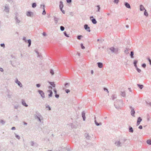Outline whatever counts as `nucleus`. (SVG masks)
<instances>
[{
    "label": "nucleus",
    "instance_id": "nucleus-8",
    "mask_svg": "<svg viewBox=\"0 0 151 151\" xmlns=\"http://www.w3.org/2000/svg\"><path fill=\"white\" fill-rule=\"evenodd\" d=\"M130 108L131 109V115L133 116H135L134 114L135 113V111L134 108H133L132 106H130Z\"/></svg>",
    "mask_w": 151,
    "mask_h": 151
},
{
    "label": "nucleus",
    "instance_id": "nucleus-46",
    "mask_svg": "<svg viewBox=\"0 0 151 151\" xmlns=\"http://www.w3.org/2000/svg\"><path fill=\"white\" fill-rule=\"evenodd\" d=\"M147 118L148 121H149L150 120V117L149 115H147Z\"/></svg>",
    "mask_w": 151,
    "mask_h": 151
},
{
    "label": "nucleus",
    "instance_id": "nucleus-51",
    "mask_svg": "<svg viewBox=\"0 0 151 151\" xmlns=\"http://www.w3.org/2000/svg\"><path fill=\"white\" fill-rule=\"evenodd\" d=\"M46 108H48V110L49 111L50 110H51V108L50 107V106L49 105H48V106H46Z\"/></svg>",
    "mask_w": 151,
    "mask_h": 151
},
{
    "label": "nucleus",
    "instance_id": "nucleus-12",
    "mask_svg": "<svg viewBox=\"0 0 151 151\" xmlns=\"http://www.w3.org/2000/svg\"><path fill=\"white\" fill-rule=\"evenodd\" d=\"M142 118L140 117H139L138 118L137 123V126L139 125L140 122L142 121Z\"/></svg>",
    "mask_w": 151,
    "mask_h": 151
},
{
    "label": "nucleus",
    "instance_id": "nucleus-28",
    "mask_svg": "<svg viewBox=\"0 0 151 151\" xmlns=\"http://www.w3.org/2000/svg\"><path fill=\"white\" fill-rule=\"evenodd\" d=\"M137 60H134V62L133 63V64H134V66L136 68L137 67Z\"/></svg>",
    "mask_w": 151,
    "mask_h": 151
},
{
    "label": "nucleus",
    "instance_id": "nucleus-40",
    "mask_svg": "<svg viewBox=\"0 0 151 151\" xmlns=\"http://www.w3.org/2000/svg\"><path fill=\"white\" fill-rule=\"evenodd\" d=\"M65 28L63 26H60V30L63 31L64 30Z\"/></svg>",
    "mask_w": 151,
    "mask_h": 151
},
{
    "label": "nucleus",
    "instance_id": "nucleus-6",
    "mask_svg": "<svg viewBox=\"0 0 151 151\" xmlns=\"http://www.w3.org/2000/svg\"><path fill=\"white\" fill-rule=\"evenodd\" d=\"M35 118V119L38 120L40 122H42L43 123V116L38 117Z\"/></svg>",
    "mask_w": 151,
    "mask_h": 151
},
{
    "label": "nucleus",
    "instance_id": "nucleus-54",
    "mask_svg": "<svg viewBox=\"0 0 151 151\" xmlns=\"http://www.w3.org/2000/svg\"><path fill=\"white\" fill-rule=\"evenodd\" d=\"M34 143L33 141H31V145L32 146H33L34 145Z\"/></svg>",
    "mask_w": 151,
    "mask_h": 151
},
{
    "label": "nucleus",
    "instance_id": "nucleus-13",
    "mask_svg": "<svg viewBox=\"0 0 151 151\" xmlns=\"http://www.w3.org/2000/svg\"><path fill=\"white\" fill-rule=\"evenodd\" d=\"M15 82L20 87H22V83L17 79L16 80Z\"/></svg>",
    "mask_w": 151,
    "mask_h": 151
},
{
    "label": "nucleus",
    "instance_id": "nucleus-55",
    "mask_svg": "<svg viewBox=\"0 0 151 151\" xmlns=\"http://www.w3.org/2000/svg\"><path fill=\"white\" fill-rule=\"evenodd\" d=\"M119 1V0H114V2L116 4H118Z\"/></svg>",
    "mask_w": 151,
    "mask_h": 151
},
{
    "label": "nucleus",
    "instance_id": "nucleus-29",
    "mask_svg": "<svg viewBox=\"0 0 151 151\" xmlns=\"http://www.w3.org/2000/svg\"><path fill=\"white\" fill-rule=\"evenodd\" d=\"M27 42L28 43V47H30L31 44V40L30 39H29L27 40Z\"/></svg>",
    "mask_w": 151,
    "mask_h": 151
},
{
    "label": "nucleus",
    "instance_id": "nucleus-39",
    "mask_svg": "<svg viewBox=\"0 0 151 151\" xmlns=\"http://www.w3.org/2000/svg\"><path fill=\"white\" fill-rule=\"evenodd\" d=\"M144 14L145 16H148V13L147 12L146 10V9H145V11L144 13Z\"/></svg>",
    "mask_w": 151,
    "mask_h": 151
},
{
    "label": "nucleus",
    "instance_id": "nucleus-52",
    "mask_svg": "<svg viewBox=\"0 0 151 151\" xmlns=\"http://www.w3.org/2000/svg\"><path fill=\"white\" fill-rule=\"evenodd\" d=\"M23 40L25 42H26L27 41L26 40V37H23Z\"/></svg>",
    "mask_w": 151,
    "mask_h": 151
},
{
    "label": "nucleus",
    "instance_id": "nucleus-31",
    "mask_svg": "<svg viewBox=\"0 0 151 151\" xmlns=\"http://www.w3.org/2000/svg\"><path fill=\"white\" fill-rule=\"evenodd\" d=\"M134 52L133 51H131L130 52V56L131 58H134Z\"/></svg>",
    "mask_w": 151,
    "mask_h": 151
},
{
    "label": "nucleus",
    "instance_id": "nucleus-37",
    "mask_svg": "<svg viewBox=\"0 0 151 151\" xmlns=\"http://www.w3.org/2000/svg\"><path fill=\"white\" fill-rule=\"evenodd\" d=\"M112 99L113 100L116 98V96L115 95H113L112 96Z\"/></svg>",
    "mask_w": 151,
    "mask_h": 151
},
{
    "label": "nucleus",
    "instance_id": "nucleus-41",
    "mask_svg": "<svg viewBox=\"0 0 151 151\" xmlns=\"http://www.w3.org/2000/svg\"><path fill=\"white\" fill-rule=\"evenodd\" d=\"M83 37L82 35H78L77 37V38L79 40H81V38Z\"/></svg>",
    "mask_w": 151,
    "mask_h": 151
},
{
    "label": "nucleus",
    "instance_id": "nucleus-15",
    "mask_svg": "<svg viewBox=\"0 0 151 151\" xmlns=\"http://www.w3.org/2000/svg\"><path fill=\"white\" fill-rule=\"evenodd\" d=\"M85 136L87 139L89 140L91 138V137L89 135V134L88 133H86L85 134Z\"/></svg>",
    "mask_w": 151,
    "mask_h": 151
},
{
    "label": "nucleus",
    "instance_id": "nucleus-56",
    "mask_svg": "<svg viewBox=\"0 0 151 151\" xmlns=\"http://www.w3.org/2000/svg\"><path fill=\"white\" fill-rule=\"evenodd\" d=\"M54 92V93L55 94H57V90L55 88H54L53 90Z\"/></svg>",
    "mask_w": 151,
    "mask_h": 151
},
{
    "label": "nucleus",
    "instance_id": "nucleus-7",
    "mask_svg": "<svg viewBox=\"0 0 151 151\" xmlns=\"http://www.w3.org/2000/svg\"><path fill=\"white\" fill-rule=\"evenodd\" d=\"M38 92L40 95L41 96L42 98H45V93L42 91L41 90H39Z\"/></svg>",
    "mask_w": 151,
    "mask_h": 151
},
{
    "label": "nucleus",
    "instance_id": "nucleus-5",
    "mask_svg": "<svg viewBox=\"0 0 151 151\" xmlns=\"http://www.w3.org/2000/svg\"><path fill=\"white\" fill-rule=\"evenodd\" d=\"M34 118H36L38 117L42 116L41 114L38 111H36L35 114L34 115Z\"/></svg>",
    "mask_w": 151,
    "mask_h": 151
},
{
    "label": "nucleus",
    "instance_id": "nucleus-58",
    "mask_svg": "<svg viewBox=\"0 0 151 151\" xmlns=\"http://www.w3.org/2000/svg\"><path fill=\"white\" fill-rule=\"evenodd\" d=\"M66 1L68 3H70L72 2V0H66Z\"/></svg>",
    "mask_w": 151,
    "mask_h": 151
},
{
    "label": "nucleus",
    "instance_id": "nucleus-18",
    "mask_svg": "<svg viewBox=\"0 0 151 151\" xmlns=\"http://www.w3.org/2000/svg\"><path fill=\"white\" fill-rule=\"evenodd\" d=\"M22 104L23 106H24L26 107H27L28 106V105H27V104H26L24 100L23 99L22 100Z\"/></svg>",
    "mask_w": 151,
    "mask_h": 151
},
{
    "label": "nucleus",
    "instance_id": "nucleus-42",
    "mask_svg": "<svg viewBox=\"0 0 151 151\" xmlns=\"http://www.w3.org/2000/svg\"><path fill=\"white\" fill-rule=\"evenodd\" d=\"M50 73L52 74V75H53L54 74V72L52 69H51L50 71Z\"/></svg>",
    "mask_w": 151,
    "mask_h": 151
},
{
    "label": "nucleus",
    "instance_id": "nucleus-44",
    "mask_svg": "<svg viewBox=\"0 0 151 151\" xmlns=\"http://www.w3.org/2000/svg\"><path fill=\"white\" fill-rule=\"evenodd\" d=\"M81 46L82 49H84L85 48V47L83 45V44L82 43H81Z\"/></svg>",
    "mask_w": 151,
    "mask_h": 151
},
{
    "label": "nucleus",
    "instance_id": "nucleus-16",
    "mask_svg": "<svg viewBox=\"0 0 151 151\" xmlns=\"http://www.w3.org/2000/svg\"><path fill=\"white\" fill-rule=\"evenodd\" d=\"M82 116L83 117V120L85 121L86 119L85 113L84 111H83L82 112Z\"/></svg>",
    "mask_w": 151,
    "mask_h": 151
},
{
    "label": "nucleus",
    "instance_id": "nucleus-14",
    "mask_svg": "<svg viewBox=\"0 0 151 151\" xmlns=\"http://www.w3.org/2000/svg\"><path fill=\"white\" fill-rule=\"evenodd\" d=\"M33 15V13L31 12H28L27 13V16L32 17Z\"/></svg>",
    "mask_w": 151,
    "mask_h": 151
},
{
    "label": "nucleus",
    "instance_id": "nucleus-2",
    "mask_svg": "<svg viewBox=\"0 0 151 151\" xmlns=\"http://www.w3.org/2000/svg\"><path fill=\"white\" fill-rule=\"evenodd\" d=\"M122 100H116L114 102V106L117 109H119L121 108L123 105Z\"/></svg>",
    "mask_w": 151,
    "mask_h": 151
},
{
    "label": "nucleus",
    "instance_id": "nucleus-11",
    "mask_svg": "<svg viewBox=\"0 0 151 151\" xmlns=\"http://www.w3.org/2000/svg\"><path fill=\"white\" fill-rule=\"evenodd\" d=\"M15 20L16 21V23L17 24H19L21 23V20L20 19L17 17L16 16L15 17Z\"/></svg>",
    "mask_w": 151,
    "mask_h": 151
},
{
    "label": "nucleus",
    "instance_id": "nucleus-10",
    "mask_svg": "<svg viewBox=\"0 0 151 151\" xmlns=\"http://www.w3.org/2000/svg\"><path fill=\"white\" fill-rule=\"evenodd\" d=\"M84 27L85 29L87 31H88V32H90L91 31L90 28L88 26L87 24H85L84 25Z\"/></svg>",
    "mask_w": 151,
    "mask_h": 151
},
{
    "label": "nucleus",
    "instance_id": "nucleus-9",
    "mask_svg": "<svg viewBox=\"0 0 151 151\" xmlns=\"http://www.w3.org/2000/svg\"><path fill=\"white\" fill-rule=\"evenodd\" d=\"M90 20L92 21V23L94 24H96L97 22L96 21V19L93 18V16H91L90 17Z\"/></svg>",
    "mask_w": 151,
    "mask_h": 151
},
{
    "label": "nucleus",
    "instance_id": "nucleus-20",
    "mask_svg": "<svg viewBox=\"0 0 151 151\" xmlns=\"http://www.w3.org/2000/svg\"><path fill=\"white\" fill-rule=\"evenodd\" d=\"M124 5L125 6L128 8H131L130 4L127 2H125L124 3Z\"/></svg>",
    "mask_w": 151,
    "mask_h": 151
},
{
    "label": "nucleus",
    "instance_id": "nucleus-30",
    "mask_svg": "<svg viewBox=\"0 0 151 151\" xmlns=\"http://www.w3.org/2000/svg\"><path fill=\"white\" fill-rule=\"evenodd\" d=\"M95 123L96 125L97 126H99V125H101L102 124V123H98L96 121V120H95Z\"/></svg>",
    "mask_w": 151,
    "mask_h": 151
},
{
    "label": "nucleus",
    "instance_id": "nucleus-35",
    "mask_svg": "<svg viewBox=\"0 0 151 151\" xmlns=\"http://www.w3.org/2000/svg\"><path fill=\"white\" fill-rule=\"evenodd\" d=\"M129 49H126L124 51V53L126 54H128L129 53Z\"/></svg>",
    "mask_w": 151,
    "mask_h": 151
},
{
    "label": "nucleus",
    "instance_id": "nucleus-34",
    "mask_svg": "<svg viewBox=\"0 0 151 151\" xmlns=\"http://www.w3.org/2000/svg\"><path fill=\"white\" fill-rule=\"evenodd\" d=\"M97 7V10H96L97 12H99L100 9V7L99 5H98L96 6Z\"/></svg>",
    "mask_w": 151,
    "mask_h": 151
},
{
    "label": "nucleus",
    "instance_id": "nucleus-57",
    "mask_svg": "<svg viewBox=\"0 0 151 151\" xmlns=\"http://www.w3.org/2000/svg\"><path fill=\"white\" fill-rule=\"evenodd\" d=\"M65 86L66 88H68L69 86L68 83H66L65 84Z\"/></svg>",
    "mask_w": 151,
    "mask_h": 151
},
{
    "label": "nucleus",
    "instance_id": "nucleus-24",
    "mask_svg": "<svg viewBox=\"0 0 151 151\" xmlns=\"http://www.w3.org/2000/svg\"><path fill=\"white\" fill-rule=\"evenodd\" d=\"M129 132L131 133H133L134 131L133 128L131 126L129 127Z\"/></svg>",
    "mask_w": 151,
    "mask_h": 151
},
{
    "label": "nucleus",
    "instance_id": "nucleus-43",
    "mask_svg": "<svg viewBox=\"0 0 151 151\" xmlns=\"http://www.w3.org/2000/svg\"><path fill=\"white\" fill-rule=\"evenodd\" d=\"M1 47H3V48L5 47V45L4 43H2L0 44Z\"/></svg>",
    "mask_w": 151,
    "mask_h": 151
},
{
    "label": "nucleus",
    "instance_id": "nucleus-38",
    "mask_svg": "<svg viewBox=\"0 0 151 151\" xmlns=\"http://www.w3.org/2000/svg\"><path fill=\"white\" fill-rule=\"evenodd\" d=\"M37 5L36 3H34L32 4V7L33 8H35L36 6Z\"/></svg>",
    "mask_w": 151,
    "mask_h": 151
},
{
    "label": "nucleus",
    "instance_id": "nucleus-49",
    "mask_svg": "<svg viewBox=\"0 0 151 151\" xmlns=\"http://www.w3.org/2000/svg\"><path fill=\"white\" fill-rule=\"evenodd\" d=\"M142 66L144 68H145L146 67V65L145 63H143L142 64Z\"/></svg>",
    "mask_w": 151,
    "mask_h": 151
},
{
    "label": "nucleus",
    "instance_id": "nucleus-3",
    "mask_svg": "<svg viewBox=\"0 0 151 151\" xmlns=\"http://www.w3.org/2000/svg\"><path fill=\"white\" fill-rule=\"evenodd\" d=\"M110 50L113 53L117 54L118 51V48H115L114 47H111L110 49Z\"/></svg>",
    "mask_w": 151,
    "mask_h": 151
},
{
    "label": "nucleus",
    "instance_id": "nucleus-62",
    "mask_svg": "<svg viewBox=\"0 0 151 151\" xmlns=\"http://www.w3.org/2000/svg\"><path fill=\"white\" fill-rule=\"evenodd\" d=\"M36 86L38 87V88H39L40 87V84H37L36 85Z\"/></svg>",
    "mask_w": 151,
    "mask_h": 151
},
{
    "label": "nucleus",
    "instance_id": "nucleus-60",
    "mask_svg": "<svg viewBox=\"0 0 151 151\" xmlns=\"http://www.w3.org/2000/svg\"><path fill=\"white\" fill-rule=\"evenodd\" d=\"M70 91L69 89H66L65 90V92L67 93H68Z\"/></svg>",
    "mask_w": 151,
    "mask_h": 151
},
{
    "label": "nucleus",
    "instance_id": "nucleus-61",
    "mask_svg": "<svg viewBox=\"0 0 151 151\" xmlns=\"http://www.w3.org/2000/svg\"><path fill=\"white\" fill-rule=\"evenodd\" d=\"M55 96L57 98H58L59 97V95L58 94H56L55 95Z\"/></svg>",
    "mask_w": 151,
    "mask_h": 151
},
{
    "label": "nucleus",
    "instance_id": "nucleus-59",
    "mask_svg": "<svg viewBox=\"0 0 151 151\" xmlns=\"http://www.w3.org/2000/svg\"><path fill=\"white\" fill-rule=\"evenodd\" d=\"M104 91L107 92L108 93H109V91H108V89H107V88H104Z\"/></svg>",
    "mask_w": 151,
    "mask_h": 151
},
{
    "label": "nucleus",
    "instance_id": "nucleus-33",
    "mask_svg": "<svg viewBox=\"0 0 151 151\" xmlns=\"http://www.w3.org/2000/svg\"><path fill=\"white\" fill-rule=\"evenodd\" d=\"M137 86L140 89H142L143 87V86L142 85H140L139 84H137Z\"/></svg>",
    "mask_w": 151,
    "mask_h": 151
},
{
    "label": "nucleus",
    "instance_id": "nucleus-48",
    "mask_svg": "<svg viewBox=\"0 0 151 151\" xmlns=\"http://www.w3.org/2000/svg\"><path fill=\"white\" fill-rule=\"evenodd\" d=\"M10 63L11 65L13 67H14L15 66L14 65V63L12 62V60H10Z\"/></svg>",
    "mask_w": 151,
    "mask_h": 151
},
{
    "label": "nucleus",
    "instance_id": "nucleus-63",
    "mask_svg": "<svg viewBox=\"0 0 151 151\" xmlns=\"http://www.w3.org/2000/svg\"><path fill=\"white\" fill-rule=\"evenodd\" d=\"M0 71L1 72L4 71V70L2 68H0Z\"/></svg>",
    "mask_w": 151,
    "mask_h": 151
},
{
    "label": "nucleus",
    "instance_id": "nucleus-21",
    "mask_svg": "<svg viewBox=\"0 0 151 151\" xmlns=\"http://www.w3.org/2000/svg\"><path fill=\"white\" fill-rule=\"evenodd\" d=\"M63 6L64 5L63 4V2L61 1H60L59 5L60 9L61 8L62 9V8H63Z\"/></svg>",
    "mask_w": 151,
    "mask_h": 151
},
{
    "label": "nucleus",
    "instance_id": "nucleus-22",
    "mask_svg": "<svg viewBox=\"0 0 151 151\" xmlns=\"http://www.w3.org/2000/svg\"><path fill=\"white\" fill-rule=\"evenodd\" d=\"M54 19L55 23L56 24H57L58 22V21L59 20V19L58 18H57L55 17H54Z\"/></svg>",
    "mask_w": 151,
    "mask_h": 151
},
{
    "label": "nucleus",
    "instance_id": "nucleus-1",
    "mask_svg": "<svg viewBox=\"0 0 151 151\" xmlns=\"http://www.w3.org/2000/svg\"><path fill=\"white\" fill-rule=\"evenodd\" d=\"M127 140V139L123 138L120 139L119 140H116L115 141L114 144L117 147H122L124 142Z\"/></svg>",
    "mask_w": 151,
    "mask_h": 151
},
{
    "label": "nucleus",
    "instance_id": "nucleus-47",
    "mask_svg": "<svg viewBox=\"0 0 151 151\" xmlns=\"http://www.w3.org/2000/svg\"><path fill=\"white\" fill-rule=\"evenodd\" d=\"M136 70L138 73H140L141 72V70L138 68L137 67L136 68Z\"/></svg>",
    "mask_w": 151,
    "mask_h": 151
},
{
    "label": "nucleus",
    "instance_id": "nucleus-53",
    "mask_svg": "<svg viewBox=\"0 0 151 151\" xmlns=\"http://www.w3.org/2000/svg\"><path fill=\"white\" fill-rule=\"evenodd\" d=\"M60 9V11L62 12V13L64 14H65V11H64V10H63V8H62V9H61V8Z\"/></svg>",
    "mask_w": 151,
    "mask_h": 151
},
{
    "label": "nucleus",
    "instance_id": "nucleus-27",
    "mask_svg": "<svg viewBox=\"0 0 151 151\" xmlns=\"http://www.w3.org/2000/svg\"><path fill=\"white\" fill-rule=\"evenodd\" d=\"M145 9L144 6L142 5H141L140 6V10L141 11H142L143 10Z\"/></svg>",
    "mask_w": 151,
    "mask_h": 151
},
{
    "label": "nucleus",
    "instance_id": "nucleus-25",
    "mask_svg": "<svg viewBox=\"0 0 151 151\" xmlns=\"http://www.w3.org/2000/svg\"><path fill=\"white\" fill-rule=\"evenodd\" d=\"M121 95L123 97H125L126 96V93L125 91H121V93H120Z\"/></svg>",
    "mask_w": 151,
    "mask_h": 151
},
{
    "label": "nucleus",
    "instance_id": "nucleus-32",
    "mask_svg": "<svg viewBox=\"0 0 151 151\" xmlns=\"http://www.w3.org/2000/svg\"><path fill=\"white\" fill-rule=\"evenodd\" d=\"M14 134L15 135V137L18 139H19L20 138V137L16 133H14Z\"/></svg>",
    "mask_w": 151,
    "mask_h": 151
},
{
    "label": "nucleus",
    "instance_id": "nucleus-64",
    "mask_svg": "<svg viewBox=\"0 0 151 151\" xmlns=\"http://www.w3.org/2000/svg\"><path fill=\"white\" fill-rule=\"evenodd\" d=\"M138 128L140 129H142V125H140L139 126Z\"/></svg>",
    "mask_w": 151,
    "mask_h": 151
},
{
    "label": "nucleus",
    "instance_id": "nucleus-23",
    "mask_svg": "<svg viewBox=\"0 0 151 151\" xmlns=\"http://www.w3.org/2000/svg\"><path fill=\"white\" fill-rule=\"evenodd\" d=\"M49 83L53 87H55V84L54 83V82H51L50 81H48Z\"/></svg>",
    "mask_w": 151,
    "mask_h": 151
},
{
    "label": "nucleus",
    "instance_id": "nucleus-4",
    "mask_svg": "<svg viewBox=\"0 0 151 151\" xmlns=\"http://www.w3.org/2000/svg\"><path fill=\"white\" fill-rule=\"evenodd\" d=\"M9 8L8 5L6 4L5 6V8L4 11L6 12L7 13H9Z\"/></svg>",
    "mask_w": 151,
    "mask_h": 151
},
{
    "label": "nucleus",
    "instance_id": "nucleus-50",
    "mask_svg": "<svg viewBox=\"0 0 151 151\" xmlns=\"http://www.w3.org/2000/svg\"><path fill=\"white\" fill-rule=\"evenodd\" d=\"M0 123H1L2 124H4L5 123V122L3 120L0 121Z\"/></svg>",
    "mask_w": 151,
    "mask_h": 151
},
{
    "label": "nucleus",
    "instance_id": "nucleus-36",
    "mask_svg": "<svg viewBox=\"0 0 151 151\" xmlns=\"http://www.w3.org/2000/svg\"><path fill=\"white\" fill-rule=\"evenodd\" d=\"M147 142L148 144L151 145V140L149 139L147 140Z\"/></svg>",
    "mask_w": 151,
    "mask_h": 151
},
{
    "label": "nucleus",
    "instance_id": "nucleus-19",
    "mask_svg": "<svg viewBox=\"0 0 151 151\" xmlns=\"http://www.w3.org/2000/svg\"><path fill=\"white\" fill-rule=\"evenodd\" d=\"M97 65L98 67L100 68H101L103 67V64L99 62L97 63Z\"/></svg>",
    "mask_w": 151,
    "mask_h": 151
},
{
    "label": "nucleus",
    "instance_id": "nucleus-17",
    "mask_svg": "<svg viewBox=\"0 0 151 151\" xmlns=\"http://www.w3.org/2000/svg\"><path fill=\"white\" fill-rule=\"evenodd\" d=\"M40 6H41V7H42V6H43L42 8L43 9V11L42 14L43 15H45L46 14V12L45 11V5H41Z\"/></svg>",
    "mask_w": 151,
    "mask_h": 151
},
{
    "label": "nucleus",
    "instance_id": "nucleus-26",
    "mask_svg": "<svg viewBox=\"0 0 151 151\" xmlns=\"http://www.w3.org/2000/svg\"><path fill=\"white\" fill-rule=\"evenodd\" d=\"M48 91L50 93V94H48L49 97H52L53 94L52 91L51 90H48Z\"/></svg>",
    "mask_w": 151,
    "mask_h": 151
},
{
    "label": "nucleus",
    "instance_id": "nucleus-45",
    "mask_svg": "<svg viewBox=\"0 0 151 151\" xmlns=\"http://www.w3.org/2000/svg\"><path fill=\"white\" fill-rule=\"evenodd\" d=\"M64 35L66 37H69L68 35L67 34L66 32H64Z\"/></svg>",
    "mask_w": 151,
    "mask_h": 151
}]
</instances>
